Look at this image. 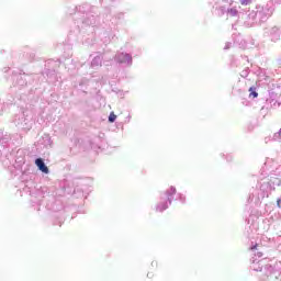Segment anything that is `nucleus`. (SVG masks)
I'll return each mask as SVG.
<instances>
[{"instance_id": "1", "label": "nucleus", "mask_w": 281, "mask_h": 281, "mask_svg": "<svg viewBox=\"0 0 281 281\" xmlns=\"http://www.w3.org/2000/svg\"><path fill=\"white\" fill-rule=\"evenodd\" d=\"M35 165L37 166L38 170H41V172H44V175H49V168L45 166V162L42 160V158H37L35 160Z\"/></svg>"}, {"instance_id": "2", "label": "nucleus", "mask_w": 281, "mask_h": 281, "mask_svg": "<svg viewBox=\"0 0 281 281\" xmlns=\"http://www.w3.org/2000/svg\"><path fill=\"white\" fill-rule=\"evenodd\" d=\"M249 98H257L258 92H256V88H249Z\"/></svg>"}, {"instance_id": "3", "label": "nucleus", "mask_w": 281, "mask_h": 281, "mask_svg": "<svg viewBox=\"0 0 281 281\" xmlns=\"http://www.w3.org/2000/svg\"><path fill=\"white\" fill-rule=\"evenodd\" d=\"M115 120H117V115H115V113L111 112V114L109 116V122L113 123V122H115Z\"/></svg>"}, {"instance_id": "4", "label": "nucleus", "mask_w": 281, "mask_h": 281, "mask_svg": "<svg viewBox=\"0 0 281 281\" xmlns=\"http://www.w3.org/2000/svg\"><path fill=\"white\" fill-rule=\"evenodd\" d=\"M168 192V196H172V194H176L177 189H175L173 187L169 188Z\"/></svg>"}, {"instance_id": "5", "label": "nucleus", "mask_w": 281, "mask_h": 281, "mask_svg": "<svg viewBox=\"0 0 281 281\" xmlns=\"http://www.w3.org/2000/svg\"><path fill=\"white\" fill-rule=\"evenodd\" d=\"M241 5H249L251 3V0H240Z\"/></svg>"}, {"instance_id": "6", "label": "nucleus", "mask_w": 281, "mask_h": 281, "mask_svg": "<svg viewBox=\"0 0 281 281\" xmlns=\"http://www.w3.org/2000/svg\"><path fill=\"white\" fill-rule=\"evenodd\" d=\"M159 212H164L165 210H168V204H164L162 206L158 207Z\"/></svg>"}, {"instance_id": "7", "label": "nucleus", "mask_w": 281, "mask_h": 281, "mask_svg": "<svg viewBox=\"0 0 281 281\" xmlns=\"http://www.w3.org/2000/svg\"><path fill=\"white\" fill-rule=\"evenodd\" d=\"M280 203H281V200L278 199V200H277V205H278V207H281Z\"/></svg>"}, {"instance_id": "8", "label": "nucleus", "mask_w": 281, "mask_h": 281, "mask_svg": "<svg viewBox=\"0 0 281 281\" xmlns=\"http://www.w3.org/2000/svg\"><path fill=\"white\" fill-rule=\"evenodd\" d=\"M278 135H279V137H281V128L279 130Z\"/></svg>"}, {"instance_id": "9", "label": "nucleus", "mask_w": 281, "mask_h": 281, "mask_svg": "<svg viewBox=\"0 0 281 281\" xmlns=\"http://www.w3.org/2000/svg\"><path fill=\"white\" fill-rule=\"evenodd\" d=\"M258 248V245H255L254 247H251V249H257Z\"/></svg>"}]
</instances>
